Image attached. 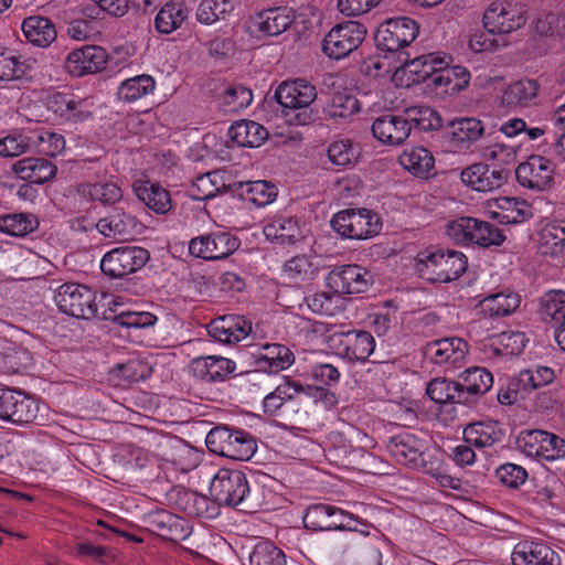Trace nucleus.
<instances>
[{
    "mask_svg": "<svg viewBox=\"0 0 565 565\" xmlns=\"http://www.w3.org/2000/svg\"><path fill=\"white\" fill-rule=\"evenodd\" d=\"M419 276L431 282H449L467 269V257L452 249L423 250L415 258Z\"/></svg>",
    "mask_w": 565,
    "mask_h": 565,
    "instance_id": "obj_1",
    "label": "nucleus"
},
{
    "mask_svg": "<svg viewBox=\"0 0 565 565\" xmlns=\"http://www.w3.org/2000/svg\"><path fill=\"white\" fill-rule=\"evenodd\" d=\"M210 495L218 504L237 507L242 511L255 508L246 477L239 470H218L211 481Z\"/></svg>",
    "mask_w": 565,
    "mask_h": 565,
    "instance_id": "obj_2",
    "label": "nucleus"
},
{
    "mask_svg": "<svg viewBox=\"0 0 565 565\" xmlns=\"http://www.w3.org/2000/svg\"><path fill=\"white\" fill-rule=\"evenodd\" d=\"M205 443L210 451L234 460H248L257 448L249 434L227 426L212 428Z\"/></svg>",
    "mask_w": 565,
    "mask_h": 565,
    "instance_id": "obj_3",
    "label": "nucleus"
},
{
    "mask_svg": "<svg viewBox=\"0 0 565 565\" xmlns=\"http://www.w3.org/2000/svg\"><path fill=\"white\" fill-rule=\"evenodd\" d=\"M447 235L461 244H476L483 248L500 246L505 241L494 224L475 217H460L447 225Z\"/></svg>",
    "mask_w": 565,
    "mask_h": 565,
    "instance_id": "obj_4",
    "label": "nucleus"
},
{
    "mask_svg": "<svg viewBox=\"0 0 565 565\" xmlns=\"http://www.w3.org/2000/svg\"><path fill=\"white\" fill-rule=\"evenodd\" d=\"M331 226L343 237L366 239L381 231L382 223L379 215L367 209H348L334 214Z\"/></svg>",
    "mask_w": 565,
    "mask_h": 565,
    "instance_id": "obj_5",
    "label": "nucleus"
},
{
    "mask_svg": "<svg viewBox=\"0 0 565 565\" xmlns=\"http://www.w3.org/2000/svg\"><path fill=\"white\" fill-rule=\"evenodd\" d=\"M419 26L411 18L397 17L383 22L374 36L375 45L380 51L387 53H403L417 36Z\"/></svg>",
    "mask_w": 565,
    "mask_h": 565,
    "instance_id": "obj_6",
    "label": "nucleus"
},
{
    "mask_svg": "<svg viewBox=\"0 0 565 565\" xmlns=\"http://www.w3.org/2000/svg\"><path fill=\"white\" fill-rule=\"evenodd\" d=\"M58 309L77 319H90L97 313L96 292L87 286L67 282L55 295Z\"/></svg>",
    "mask_w": 565,
    "mask_h": 565,
    "instance_id": "obj_7",
    "label": "nucleus"
},
{
    "mask_svg": "<svg viewBox=\"0 0 565 565\" xmlns=\"http://www.w3.org/2000/svg\"><path fill=\"white\" fill-rule=\"evenodd\" d=\"M365 34L366 28L358 21L339 23L326 35L322 51L330 58H343L362 44Z\"/></svg>",
    "mask_w": 565,
    "mask_h": 565,
    "instance_id": "obj_8",
    "label": "nucleus"
},
{
    "mask_svg": "<svg viewBox=\"0 0 565 565\" xmlns=\"http://www.w3.org/2000/svg\"><path fill=\"white\" fill-rule=\"evenodd\" d=\"M527 20L525 4L511 1H495L483 14V24L491 33H511L522 28Z\"/></svg>",
    "mask_w": 565,
    "mask_h": 565,
    "instance_id": "obj_9",
    "label": "nucleus"
},
{
    "mask_svg": "<svg viewBox=\"0 0 565 565\" xmlns=\"http://www.w3.org/2000/svg\"><path fill=\"white\" fill-rule=\"evenodd\" d=\"M97 231L107 238L115 241H130L141 234L143 225L132 214L129 204L121 203L115 206L96 223Z\"/></svg>",
    "mask_w": 565,
    "mask_h": 565,
    "instance_id": "obj_10",
    "label": "nucleus"
},
{
    "mask_svg": "<svg viewBox=\"0 0 565 565\" xmlns=\"http://www.w3.org/2000/svg\"><path fill=\"white\" fill-rule=\"evenodd\" d=\"M149 258L150 254L146 248L117 247L104 255L100 269L110 278H121L142 268Z\"/></svg>",
    "mask_w": 565,
    "mask_h": 565,
    "instance_id": "obj_11",
    "label": "nucleus"
},
{
    "mask_svg": "<svg viewBox=\"0 0 565 565\" xmlns=\"http://www.w3.org/2000/svg\"><path fill=\"white\" fill-rule=\"evenodd\" d=\"M554 164L542 156L533 154L515 169L518 183L532 191H548L554 184Z\"/></svg>",
    "mask_w": 565,
    "mask_h": 565,
    "instance_id": "obj_12",
    "label": "nucleus"
},
{
    "mask_svg": "<svg viewBox=\"0 0 565 565\" xmlns=\"http://www.w3.org/2000/svg\"><path fill=\"white\" fill-rule=\"evenodd\" d=\"M516 443L527 457L550 462L561 459V449L564 447L562 437L540 429L521 433Z\"/></svg>",
    "mask_w": 565,
    "mask_h": 565,
    "instance_id": "obj_13",
    "label": "nucleus"
},
{
    "mask_svg": "<svg viewBox=\"0 0 565 565\" xmlns=\"http://www.w3.org/2000/svg\"><path fill=\"white\" fill-rule=\"evenodd\" d=\"M238 247V239L228 233L207 234L190 241V254L203 259H221Z\"/></svg>",
    "mask_w": 565,
    "mask_h": 565,
    "instance_id": "obj_14",
    "label": "nucleus"
},
{
    "mask_svg": "<svg viewBox=\"0 0 565 565\" xmlns=\"http://www.w3.org/2000/svg\"><path fill=\"white\" fill-rule=\"evenodd\" d=\"M510 171L504 168L478 162L465 168L461 181L479 192H489L502 186L509 179Z\"/></svg>",
    "mask_w": 565,
    "mask_h": 565,
    "instance_id": "obj_15",
    "label": "nucleus"
},
{
    "mask_svg": "<svg viewBox=\"0 0 565 565\" xmlns=\"http://www.w3.org/2000/svg\"><path fill=\"white\" fill-rule=\"evenodd\" d=\"M349 516V512L323 503L311 504L303 515L305 527L311 531H358L356 526L344 525L335 519Z\"/></svg>",
    "mask_w": 565,
    "mask_h": 565,
    "instance_id": "obj_16",
    "label": "nucleus"
},
{
    "mask_svg": "<svg viewBox=\"0 0 565 565\" xmlns=\"http://www.w3.org/2000/svg\"><path fill=\"white\" fill-rule=\"evenodd\" d=\"M108 61L106 51L96 45H86L74 50L65 61L66 71L76 77L104 70Z\"/></svg>",
    "mask_w": 565,
    "mask_h": 565,
    "instance_id": "obj_17",
    "label": "nucleus"
},
{
    "mask_svg": "<svg viewBox=\"0 0 565 565\" xmlns=\"http://www.w3.org/2000/svg\"><path fill=\"white\" fill-rule=\"evenodd\" d=\"M367 271L358 265L334 268L327 277V285L339 295L364 292L369 286Z\"/></svg>",
    "mask_w": 565,
    "mask_h": 565,
    "instance_id": "obj_18",
    "label": "nucleus"
},
{
    "mask_svg": "<svg viewBox=\"0 0 565 565\" xmlns=\"http://www.w3.org/2000/svg\"><path fill=\"white\" fill-rule=\"evenodd\" d=\"M47 109L72 125L87 120L93 114L88 99H75L63 93L49 97Z\"/></svg>",
    "mask_w": 565,
    "mask_h": 565,
    "instance_id": "obj_19",
    "label": "nucleus"
},
{
    "mask_svg": "<svg viewBox=\"0 0 565 565\" xmlns=\"http://www.w3.org/2000/svg\"><path fill=\"white\" fill-rule=\"evenodd\" d=\"M316 87L307 81L300 78L281 83L275 92V99L285 109L309 107L316 100Z\"/></svg>",
    "mask_w": 565,
    "mask_h": 565,
    "instance_id": "obj_20",
    "label": "nucleus"
},
{
    "mask_svg": "<svg viewBox=\"0 0 565 565\" xmlns=\"http://www.w3.org/2000/svg\"><path fill=\"white\" fill-rule=\"evenodd\" d=\"M372 132L383 143L398 146L409 137L411 126L405 111L403 115L386 114L373 121Z\"/></svg>",
    "mask_w": 565,
    "mask_h": 565,
    "instance_id": "obj_21",
    "label": "nucleus"
},
{
    "mask_svg": "<svg viewBox=\"0 0 565 565\" xmlns=\"http://www.w3.org/2000/svg\"><path fill=\"white\" fill-rule=\"evenodd\" d=\"M513 565H561L559 555L550 546L533 542H519L512 552Z\"/></svg>",
    "mask_w": 565,
    "mask_h": 565,
    "instance_id": "obj_22",
    "label": "nucleus"
},
{
    "mask_svg": "<svg viewBox=\"0 0 565 565\" xmlns=\"http://www.w3.org/2000/svg\"><path fill=\"white\" fill-rule=\"evenodd\" d=\"M211 337L223 343L238 342L252 331V322L243 316L226 315L216 318L207 326Z\"/></svg>",
    "mask_w": 565,
    "mask_h": 565,
    "instance_id": "obj_23",
    "label": "nucleus"
},
{
    "mask_svg": "<svg viewBox=\"0 0 565 565\" xmlns=\"http://www.w3.org/2000/svg\"><path fill=\"white\" fill-rule=\"evenodd\" d=\"M11 170L24 181L43 184L55 177L57 168L45 158L29 157L14 162Z\"/></svg>",
    "mask_w": 565,
    "mask_h": 565,
    "instance_id": "obj_24",
    "label": "nucleus"
},
{
    "mask_svg": "<svg viewBox=\"0 0 565 565\" xmlns=\"http://www.w3.org/2000/svg\"><path fill=\"white\" fill-rule=\"evenodd\" d=\"M375 341L367 331H349L341 333L339 352L350 361L364 362L374 351Z\"/></svg>",
    "mask_w": 565,
    "mask_h": 565,
    "instance_id": "obj_25",
    "label": "nucleus"
},
{
    "mask_svg": "<svg viewBox=\"0 0 565 565\" xmlns=\"http://www.w3.org/2000/svg\"><path fill=\"white\" fill-rule=\"evenodd\" d=\"M467 352V342L459 338L436 340L425 348V354L436 364L456 363L463 359Z\"/></svg>",
    "mask_w": 565,
    "mask_h": 565,
    "instance_id": "obj_26",
    "label": "nucleus"
},
{
    "mask_svg": "<svg viewBox=\"0 0 565 565\" xmlns=\"http://www.w3.org/2000/svg\"><path fill=\"white\" fill-rule=\"evenodd\" d=\"M399 164L416 178L429 179L436 174L435 158L424 147L405 150L398 158Z\"/></svg>",
    "mask_w": 565,
    "mask_h": 565,
    "instance_id": "obj_27",
    "label": "nucleus"
},
{
    "mask_svg": "<svg viewBox=\"0 0 565 565\" xmlns=\"http://www.w3.org/2000/svg\"><path fill=\"white\" fill-rule=\"evenodd\" d=\"M137 198L150 210L158 214H164L171 209L169 192L158 184L145 180H137L132 184Z\"/></svg>",
    "mask_w": 565,
    "mask_h": 565,
    "instance_id": "obj_28",
    "label": "nucleus"
},
{
    "mask_svg": "<svg viewBox=\"0 0 565 565\" xmlns=\"http://www.w3.org/2000/svg\"><path fill=\"white\" fill-rule=\"evenodd\" d=\"M295 21L291 9L287 7L270 8L259 12L255 18L259 31L267 35H279Z\"/></svg>",
    "mask_w": 565,
    "mask_h": 565,
    "instance_id": "obj_29",
    "label": "nucleus"
},
{
    "mask_svg": "<svg viewBox=\"0 0 565 565\" xmlns=\"http://www.w3.org/2000/svg\"><path fill=\"white\" fill-rule=\"evenodd\" d=\"M228 136L239 147L255 148L268 138V131L256 121L241 120L230 127Z\"/></svg>",
    "mask_w": 565,
    "mask_h": 565,
    "instance_id": "obj_30",
    "label": "nucleus"
},
{
    "mask_svg": "<svg viewBox=\"0 0 565 565\" xmlns=\"http://www.w3.org/2000/svg\"><path fill=\"white\" fill-rule=\"evenodd\" d=\"M22 31L29 42L38 46H49L56 39V29L45 17L31 15L23 20Z\"/></svg>",
    "mask_w": 565,
    "mask_h": 565,
    "instance_id": "obj_31",
    "label": "nucleus"
},
{
    "mask_svg": "<svg viewBox=\"0 0 565 565\" xmlns=\"http://www.w3.org/2000/svg\"><path fill=\"white\" fill-rule=\"evenodd\" d=\"M565 249V224L550 223L540 232L537 252L543 257H558Z\"/></svg>",
    "mask_w": 565,
    "mask_h": 565,
    "instance_id": "obj_32",
    "label": "nucleus"
},
{
    "mask_svg": "<svg viewBox=\"0 0 565 565\" xmlns=\"http://www.w3.org/2000/svg\"><path fill=\"white\" fill-rule=\"evenodd\" d=\"M426 393L431 401L438 404L458 403L467 405L471 402V399L462 393L459 380L449 381L447 379H434L428 383Z\"/></svg>",
    "mask_w": 565,
    "mask_h": 565,
    "instance_id": "obj_33",
    "label": "nucleus"
},
{
    "mask_svg": "<svg viewBox=\"0 0 565 565\" xmlns=\"http://www.w3.org/2000/svg\"><path fill=\"white\" fill-rule=\"evenodd\" d=\"M387 448L392 456L403 465L416 463L423 454L424 444L411 434L392 437Z\"/></svg>",
    "mask_w": 565,
    "mask_h": 565,
    "instance_id": "obj_34",
    "label": "nucleus"
},
{
    "mask_svg": "<svg viewBox=\"0 0 565 565\" xmlns=\"http://www.w3.org/2000/svg\"><path fill=\"white\" fill-rule=\"evenodd\" d=\"M193 364L194 371L205 382L224 381L235 370L232 360L214 355L196 359Z\"/></svg>",
    "mask_w": 565,
    "mask_h": 565,
    "instance_id": "obj_35",
    "label": "nucleus"
},
{
    "mask_svg": "<svg viewBox=\"0 0 565 565\" xmlns=\"http://www.w3.org/2000/svg\"><path fill=\"white\" fill-rule=\"evenodd\" d=\"M292 362V352L287 347L278 343L265 344L255 360L259 369L265 371L268 367L273 372L285 370Z\"/></svg>",
    "mask_w": 565,
    "mask_h": 565,
    "instance_id": "obj_36",
    "label": "nucleus"
},
{
    "mask_svg": "<svg viewBox=\"0 0 565 565\" xmlns=\"http://www.w3.org/2000/svg\"><path fill=\"white\" fill-rule=\"evenodd\" d=\"M449 136L457 145H470L477 141L484 132L481 120L475 117L456 118L448 122Z\"/></svg>",
    "mask_w": 565,
    "mask_h": 565,
    "instance_id": "obj_37",
    "label": "nucleus"
},
{
    "mask_svg": "<svg viewBox=\"0 0 565 565\" xmlns=\"http://www.w3.org/2000/svg\"><path fill=\"white\" fill-rule=\"evenodd\" d=\"M493 383L492 374L483 367H470L459 375V384L465 396L482 395Z\"/></svg>",
    "mask_w": 565,
    "mask_h": 565,
    "instance_id": "obj_38",
    "label": "nucleus"
},
{
    "mask_svg": "<svg viewBox=\"0 0 565 565\" xmlns=\"http://www.w3.org/2000/svg\"><path fill=\"white\" fill-rule=\"evenodd\" d=\"M541 319L552 328L565 323V292L552 290L541 298Z\"/></svg>",
    "mask_w": 565,
    "mask_h": 565,
    "instance_id": "obj_39",
    "label": "nucleus"
},
{
    "mask_svg": "<svg viewBox=\"0 0 565 565\" xmlns=\"http://www.w3.org/2000/svg\"><path fill=\"white\" fill-rule=\"evenodd\" d=\"M520 306L518 294L499 292L490 295L479 302L480 311L489 317H503L514 312Z\"/></svg>",
    "mask_w": 565,
    "mask_h": 565,
    "instance_id": "obj_40",
    "label": "nucleus"
},
{
    "mask_svg": "<svg viewBox=\"0 0 565 565\" xmlns=\"http://www.w3.org/2000/svg\"><path fill=\"white\" fill-rule=\"evenodd\" d=\"M463 439L479 448L490 447L500 439V431L494 422L473 423L465 428Z\"/></svg>",
    "mask_w": 565,
    "mask_h": 565,
    "instance_id": "obj_41",
    "label": "nucleus"
},
{
    "mask_svg": "<svg viewBox=\"0 0 565 565\" xmlns=\"http://www.w3.org/2000/svg\"><path fill=\"white\" fill-rule=\"evenodd\" d=\"M186 13L181 3L167 2L158 12L154 19V26L162 34H170L181 26Z\"/></svg>",
    "mask_w": 565,
    "mask_h": 565,
    "instance_id": "obj_42",
    "label": "nucleus"
},
{
    "mask_svg": "<svg viewBox=\"0 0 565 565\" xmlns=\"http://www.w3.org/2000/svg\"><path fill=\"white\" fill-rule=\"evenodd\" d=\"M265 236L280 244H292L300 237V230L291 217H280L264 227Z\"/></svg>",
    "mask_w": 565,
    "mask_h": 565,
    "instance_id": "obj_43",
    "label": "nucleus"
},
{
    "mask_svg": "<svg viewBox=\"0 0 565 565\" xmlns=\"http://www.w3.org/2000/svg\"><path fill=\"white\" fill-rule=\"evenodd\" d=\"M411 128L414 126L422 131L438 130L443 127L440 115L427 106H413L405 109Z\"/></svg>",
    "mask_w": 565,
    "mask_h": 565,
    "instance_id": "obj_44",
    "label": "nucleus"
},
{
    "mask_svg": "<svg viewBox=\"0 0 565 565\" xmlns=\"http://www.w3.org/2000/svg\"><path fill=\"white\" fill-rule=\"evenodd\" d=\"M221 179L216 171L199 175L189 190L190 198L196 201L214 198L221 189H225V184L221 183Z\"/></svg>",
    "mask_w": 565,
    "mask_h": 565,
    "instance_id": "obj_45",
    "label": "nucleus"
},
{
    "mask_svg": "<svg viewBox=\"0 0 565 565\" xmlns=\"http://www.w3.org/2000/svg\"><path fill=\"white\" fill-rule=\"evenodd\" d=\"M156 82L150 75H138L121 83L118 97L124 102H135L154 89Z\"/></svg>",
    "mask_w": 565,
    "mask_h": 565,
    "instance_id": "obj_46",
    "label": "nucleus"
},
{
    "mask_svg": "<svg viewBox=\"0 0 565 565\" xmlns=\"http://www.w3.org/2000/svg\"><path fill=\"white\" fill-rule=\"evenodd\" d=\"M539 84L536 81L524 78L508 86L503 99L509 105H527L537 96Z\"/></svg>",
    "mask_w": 565,
    "mask_h": 565,
    "instance_id": "obj_47",
    "label": "nucleus"
},
{
    "mask_svg": "<svg viewBox=\"0 0 565 565\" xmlns=\"http://www.w3.org/2000/svg\"><path fill=\"white\" fill-rule=\"evenodd\" d=\"M361 105L354 94L344 89L332 95L328 114L332 118H349L356 114Z\"/></svg>",
    "mask_w": 565,
    "mask_h": 565,
    "instance_id": "obj_48",
    "label": "nucleus"
},
{
    "mask_svg": "<svg viewBox=\"0 0 565 565\" xmlns=\"http://www.w3.org/2000/svg\"><path fill=\"white\" fill-rule=\"evenodd\" d=\"M250 565H286L285 554L269 542L255 546L249 556Z\"/></svg>",
    "mask_w": 565,
    "mask_h": 565,
    "instance_id": "obj_49",
    "label": "nucleus"
},
{
    "mask_svg": "<svg viewBox=\"0 0 565 565\" xmlns=\"http://www.w3.org/2000/svg\"><path fill=\"white\" fill-rule=\"evenodd\" d=\"M88 196L93 201H99L102 204H121L122 191L113 182H97L88 185Z\"/></svg>",
    "mask_w": 565,
    "mask_h": 565,
    "instance_id": "obj_50",
    "label": "nucleus"
},
{
    "mask_svg": "<svg viewBox=\"0 0 565 565\" xmlns=\"http://www.w3.org/2000/svg\"><path fill=\"white\" fill-rule=\"evenodd\" d=\"M232 9L233 6L227 0H222L221 3L217 0H202L199 4L196 17L200 22L211 24L223 18Z\"/></svg>",
    "mask_w": 565,
    "mask_h": 565,
    "instance_id": "obj_51",
    "label": "nucleus"
},
{
    "mask_svg": "<svg viewBox=\"0 0 565 565\" xmlns=\"http://www.w3.org/2000/svg\"><path fill=\"white\" fill-rule=\"evenodd\" d=\"M246 185L248 199L258 206L271 203L277 195L275 185L265 180L247 182Z\"/></svg>",
    "mask_w": 565,
    "mask_h": 565,
    "instance_id": "obj_52",
    "label": "nucleus"
},
{
    "mask_svg": "<svg viewBox=\"0 0 565 565\" xmlns=\"http://www.w3.org/2000/svg\"><path fill=\"white\" fill-rule=\"evenodd\" d=\"M36 416L38 405L35 402L20 392L8 420L19 424L31 423L36 418Z\"/></svg>",
    "mask_w": 565,
    "mask_h": 565,
    "instance_id": "obj_53",
    "label": "nucleus"
},
{
    "mask_svg": "<svg viewBox=\"0 0 565 565\" xmlns=\"http://www.w3.org/2000/svg\"><path fill=\"white\" fill-rule=\"evenodd\" d=\"M252 100V90L242 85L228 86L224 90L223 104L228 107L230 111H237L245 108Z\"/></svg>",
    "mask_w": 565,
    "mask_h": 565,
    "instance_id": "obj_54",
    "label": "nucleus"
},
{
    "mask_svg": "<svg viewBox=\"0 0 565 565\" xmlns=\"http://www.w3.org/2000/svg\"><path fill=\"white\" fill-rule=\"evenodd\" d=\"M495 475L501 483L513 489L523 484L527 478L526 470L522 466L515 463L501 465L497 469Z\"/></svg>",
    "mask_w": 565,
    "mask_h": 565,
    "instance_id": "obj_55",
    "label": "nucleus"
},
{
    "mask_svg": "<svg viewBox=\"0 0 565 565\" xmlns=\"http://www.w3.org/2000/svg\"><path fill=\"white\" fill-rule=\"evenodd\" d=\"M328 157L333 164L347 166L356 158L350 140H340L332 142L328 148Z\"/></svg>",
    "mask_w": 565,
    "mask_h": 565,
    "instance_id": "obj_56",
    "label": "nucleus"
},
{
    "mask_svg": "<svg viewBox=\"0 0 565 565\" xmlns=\"http://www.w3.org/2000/svg\"><path fill=\"white\" fill-rule=\"evenodd\" d=\"M22 74L23 70L17 57L11 52L0 47V79H17Z\"/></svg>",
    "mask_w": 565,
    "mask_h": 565,
    "instance_id": "obj_57",
    "label": "nucleus"
},
{
    "mask_svg": "<svg viewBox=\"0 0 565 565\" xmlns=\"http://www.w3.org/2000/svg\"><path fill=\"white\" fill-rule=\"evenodd\" d=\"M554 380V371L546 366H540L535 372L530 370L521 371V381L530 385L531 390L545 386Z\"/></svg>",
    "mask_w": 565,
    "mask_h": 565,
    "instance_id": "obj_58",
    "label": "nucleus"
},
{
    "mask_svg": "<svg viewBox=\"0 0 565 565\" xmlns=\"http://www.w3.org/2000/svg\"><path fill=\"white\" fill-rule=\"evenodd\" d=\"M0 230L13 236H23L31 228L30 222L23 214H13L1 217Z\"/></svg>",
    "mask_w": 565,
    "mask_h": 565,
    "instance_id": "obj_59",
    "label": "nucleus"
},
{
    "mask_svg": "<svg viewBox=\"0 0 565 565\" xmlns=\"http://www.w3.org/2000/svg\"><path fill=\"white\" fill-rule=\"evenodd\" d=\"M382 0H338L339 11L347 17H355L369 12Z\"/></svg>",
    "mask_w": 565,
    "mask_h": 565,
    "instance_id": "obj_60",
    "label": "nucleus"
},
{
    "mask_svg": "<svg viewBox=\"0 0 565 565\" xmlns=\"http://www.w3.org/2000/svg\"><path fill=\"white\" fill-rule=\"evenodd\" d=\"M103 11L120 18L124 17L130 7H139L136 0H93Z\"/></svg>",
    "mask_w": 565,
    "mask_h": 565,
    "instance_id": "obj_61",
    "label": "nucleus"
},
{
    "mask_svg": "<svg viewBox=\"0 0 565 565\" xmlns=\"http://www.w3.org/2000/svg\"><path fill=\"white\" fill-rule=\"evenodd\" d=\"M29 143L18 137L8 136L0 139V157L14 158L24 153Z\"/></svg>",
    "mask_w": 565,
    "mask_h": 565,
    "instance_id": "obj_62",
    "label": "nucleus"
},
{
    "mask_svg": "<svg viewBox=\"0 0 565 565\" xmlns=\"http://www.w3.org/2000/svg\"><path fill=\"white\" fill-rule=\"evenodd\" d=\"M121 303L114 302V307L109 308V311L114 312L115 316L107 315L104 312V319L114 320L118 324L127 328H138V312L119 310Z\"/></svg>",
    "mask_w": 565,
    "mask_h": 565,
    "instance_id": "obj_63",
    "label": "nucleus"
},
{
    "mask_svg": "<svg viewBox=\"0 0 565 565\" xmlns=\"http://www.w3.org/2000/svg\"><path fill=\"white\" fill-rule=\"evenodd\" d=\"M285 269L289 274L294 276H301L305 277L309 273H312V263L310 262L309 257L306 255H298L292 257L291 259L287 260L285 264Z\"/></svg>",
    "mask_w": 565,
    "mask_h": 565,
    "instance_id": "obj_64",
    "label": "nucleus"
}]
</instances>
